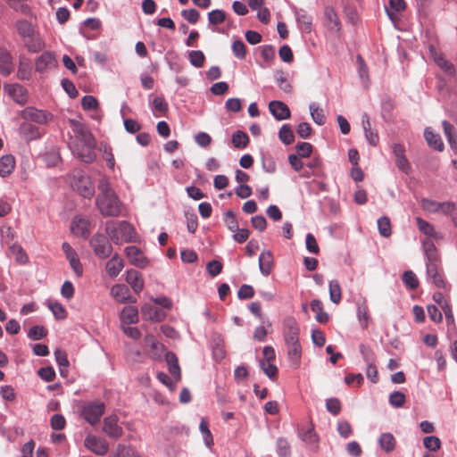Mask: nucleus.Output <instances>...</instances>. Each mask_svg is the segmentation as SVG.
I'll return each mask as SVG.
<instances>
[{
    "label": "nucleus",
    "mask_w": 457,
    "mask_h": 457,
    "mask_svg": "<svg viewBox=\"0 0 457 457\" xmlns=\"http://www.w3.org/2000/svg\"><path fill=\"white\" fill-rule=\"evenodd\" d=\"M73 136L71 137L69 146L72 154L86 163L95 161L94 152L96 142L87 127L76 120H70Z\"/></svg>",
    "instance_id": "obj_1"
},
{
    "label": "nucleus",
    "mask_w": 457,
    "mask_h": 457,
    "mask_svg": "<svg viewBox=\"0 0 457 457\" xmlns=\"http://www.w3.org/2000/svg\"><path fill=\"white\" fill-rule=\"evenodd\" d=\"M99 194L96 204L102 215L106 217H116L120 214L121 202L111 187L110 179L103 176L97 185Z\"/></svg>",
    "instance_id": "obj_2"
},
{
    "label": "nucleus",
    "mask_w": 457,
    "mask_h": 457,
    "mask_svg": "<svg viewBox=\"0 0 457 457\" xmlns=\"http://www.w3.org/2000/svg\"><path fill=\"white\" fill-rule=\"evenodd\" d=\"M105 231L111 240L116 245L136 241L137 234L135 229L133 226L126 220L107 221L105 223Z\"/></svg>",
    "instance_id": "obj_3"
},
{
    "label": "nucleus",
    "mask_w": 457,
    "mask_h": 457,
    "mask_svg": "<svg viewBox=\"0 0 457 457\" xmlns=\"http://www.w3.org/2000/svg\"><path fill=\"white\" fill-rule=\"evenodd\" d=\"M71 184L72 188L85 198H91L95 194L93 183L89 177L83 172L79 171L74 174Z\"/></svg>",
    "instance_id": "obj_4"
},
{
    "label": "nucleus",
    "mask_w": 457,
    "mask_h": 457,
    "mask_svg": "<svg viewBox=\"0 0 457 457\" xmlns=\"http://www.w3.org/2000/svg\"><path fill=\"white\" fill-rule=\"evenodd\" d=\"M90 245L94 253L100 259L109 257L112 252V246L109 239L102 234L94 235L90 239Z\"/></svg>",
    "instance_id": "obj_5"
},
{
    "label": "nucleus",
    "mask_w": 457,
    "mask_h": 457,
    "mask_svg": "<svg viewBox=\"0 0 457 457\" xmlns=\"http://www.w3.org/2000/svg\"><path fill=\"white\" fill-rule=\"evenodd\" d=\"M104 403L93 402L86 404L82 409L83 418L91 425L96 424L104 412Z\"/></svg>",
    "instance_id": "obj_6"
},
{
    "label": "nucleus",
    "mask_w": 457,
    "mask_h": 457,
    "mask_svg": "<svg viewBox=\"0 0 457 457\" xmlns=\"http://www.w3.org/2000/svg\"><path fill=\"white\" fill-rule=\"evenodd\" d=\"M23 120H30L39 124H45L52 120L51 113L35 107H26L21 112Z\"/></svg>",
    "instance_id": "obj_7"
},
{
    "label": "nucleus",
    "mask_w": 457,
    "mask_h": 457,
    "mask_svg": "<svg viewBox=\"0 0 457 457\" xmlns=\"http://www.w3.org/2000/svg\"><path fill=\"white\" fill-rule=\"evenodd\" d=\"M4 90L15 103L21 105H24L28 102V91L21 84H5Z\"/></svg>",
    "instance_id": "obj_8"
},
{
    "label": "nucleus",
    "mask_w": 457,
    "mask_h": 457,
    "mask_svg": "<svg viewBox=\"0 0 457 457\" xmlns=\"http://www.w3.org/2000/svg\"><path fill=\"white\" fill-rule=\"evenodd\" d=\"M300 328L294 318L288 317L284 320L285 343H295L299 341Z\"/></svg>",
    "instance_id": "obj_9"
},
{
    "label": "nucleus",
    "mask_w": 457,
    "mask_h": 457,
    "mask_svg": "<svg viewBox=\"0 0 457 457\" xmlns=\"http://www.w3.org/2000/svg\"><path fill=\"white\" fill-rule=\"evenodd\" d=\"M85 446L97 455H104L109 450L108 443L104 439L95 436L86 437Z\"/></svg>",
    "instance_id": "obj_10"
},
{
    "label": "nucleus",
    "mask_w": 457,
    "mask_h": 457,
    "mask_svg": "<svg viewBox=\"0 0 457 457\" xmlns=\"http://www.w3.org/2000/svg\"><path fill=\"white\" fill-rule=\"evenodd\" d=\"M118 417L116 415H110L104 420L103 430L111 438L117 439L123 434V429L118 424Z\"/></svg>",
    "instance_id": "obj_11"
},
{
    "label": "nucleus",
    "mask_w": 457,
    "mask_h": 457,
    "mask_svg": "<svg viewBox=\"0 0 457 457\" xmlns=\"http://www.w3.org/2000/svg\"><path fill=\"white\" fill-rule=\"evenodd\" d=\"M57 65V61L52 52L46 51L37 57L35 62V70L37 72H45Z\"/></svg>",
    "instance_id": "obj_12"
},
{
    "label": "nucleus",
    "mask_w": 457,
    "mask_h": 457,
    "mask_svg": "<svg viewBox=\"0 0 457 457\" xmlns=\"http://www.w3.org/2000/svg\"><path fill=\"white\" fill-rule=\"evenodd\" d=\"M125 253L132 265L138 268H144L147 265V260L138 247L135 245L127 246Z\"/></svg>",
    "instance_id": "obj_13"
},
{
    "label": "nucleus",
    "mask_w": 457,
    "mask_h": 457,
    "mask_svg": "<svg viewBox=\"0 0 457 457\" xmlns=\"http://www.w3.org/2000/svg\"><path fill=\"white\" fill-rule=\"evenodd\" d=\"M269 110L278 120H287L291 114L288 106L285 103L278 100L270 102Z\"/></svg>",
    "instance_id": "obj_14"
},
{
    "label": "nucleus",
    "mask_w": 457,
    "mask_h": 457,
    "mask_svg": "<svg viewBox=\"0 0 457 457\" xmlns=\"http://www.w3.org/2000/svg\"><path fill=\"white\" fill-rule=\"evenodd\" d=\"M141 313L143 319L153 321H161L165 318V313L162 309L150 303L142 306Z\"/></svg>",
    "instance_id": "obj_15"
},
{
    "label": "nucleus",
    "mask_w": 457,
    "mask_h": 457,
    "mask_svg": "<svg viewBox=\"0 0 457 457\" xmlns=\"http://www.w3.org/2000/svg\"><path fill=\"white\" fill-rule=\"evenodd\" d=\"M298 436L311 450L316 451L319 448V436L313 426L309 428L306 431L299 429Z\"/></svg>",
    "instance_id": "obj_16"
},
{
    "label": "nucleus",
    "mask_w": 457,
    "mask_h": 457,
    "mask_svg": "<svg viewBox=\"0 0 457 457\" xmlns=\"http://www.w3.org/2000/svg\"><path fill=\"white\" fill-rule=\"evenodd\" d=\"M14 70L13 58L5 49L0 50V74L7 77Z\"/></svg>",
    "instance_id": "obj_17"
},
{
    "label": "nucleus",
    "mask_w": 457,
    "mask_h": 457,
    "mask_svg": "<svg viewBox=\"0 0 457 457\" xmlns=\"http://www.w3.org/2000/svg\"><path fill=\"white\" fill-rule=\"evenodd\" d=\"M19 134L27 141H32L41 137L39 129L29 122H22L20 125Z\"/></svg>",
    "instance_id": "obj_18"
},
{
    "label": "nucleus",
    "mask_w": 457,
    "mask_h": 457,
    "mask_svg": "<svg viewBox=\"0 0 457 457\" xmlns=\"http://www.w3.org/2000/svg\"><path fill=\"white\" fill-rule=\"evenodd\" d=\"M324 16L326 26L330 31L338 32L341 29V22L333 7L327 6L324 10Z\"/></svg>",
    "instance_id": "obj_19"
},
{
    "label": "nucleus",
    "mask_w": 457,
    "mask_h": 457,
    "mask_svg": "<svg viewBox=\"0 0 457 457\" xmlns=\"http://www.w3.org/2000/svg\"><path fill=\"white\" fill-rule=\"evenodd\" d=\"M111 295L120 303L136 302V299L130 296L128 287L123 284L114 285L111 288Z\"/></svg>",
    "instance_id": "obj_20"
},
{
    "label": "nucleus",
    "mask_w": 457,
    "mask_h": 457,
    "mask_svg": "<svg viewBox=\"0 0 457 457\" xmlns=\"http://www.w3.org/2000/svg\"><path fill=\"white\" fill-rule=\"evenodd\" d=\"M286 345L287 347L288 360L294 368H297L300 364V360L302 356V347L300 342L298 341L295 343H287Z\"/></svg>",
    "instance_id": "obj_21"
},
{
    "label": "nucleus",
    "mask_w": 457,
    "mask_h": 457,
    "mask_svg": "<svg viewBox=\"0 0 457 457\" xmlns=\"http://www.w3.org/2000/svg\"><path fill=\"white\" fill-rule=\"evenodd\" d=\"M124 267V262L123 260L115 253L107 262L105 265V270L107 274L111 278H115L119 275V273L122 270Z\"/></svg>",
    "instance_id": "obj_22"
},
{
    "label": "nucleus",
    "mask_w": 457,
    "mask_h": 457,
    "mask_svg": "<svg viewBox=\"0 0 457 457\" xmlns=\"http://www.w3.org/2000/svg\"><path fill=\"white\" fill-rule=\"evenodd\" d=\"M273 257L270 251H262L259 257V269L263 276H269L271 272Z\"/></svg>",
    "instance_id": "obj_23"
},
{
    "label": "nucleus",
    "mask_w": 457,
    "mask_h": 457,
    "mask_svg": "<svg viewBox=\"0 0 457 457\" xmlns=\"http://www.w3.org/2000/svg\"><path fill=\"white\" fill-rule=\"evenodd\" d=\"M126 281L137 294L141 292L144 287L143 278L140 273L136 270H129L127 271Z\"/></svg>",
    "instance_id": "obj_24"
},
{
    "label": "nucleus",
    "mask_w": 457,
    "mask_h": 457,
    "mask_svg": "<svg viewBox=\"0 0 457 457\" xmlns=\"http://www.w3.org/2000/svg\"><path fill=\"white\" fill-rule=\"evenodd\" d=\"M24 46L29 53L40 52L45 47V43L38 33L24 39Z\"/></svg>",
    "instance_id": "obj_25"
},
{
    "label": "nucleus",
    "mask_w": 457,
    "mask_h": 457,
    "mask_svg": "<svg viewBox=\"0 0 457 457\" xmlns=\"http://www.w3.org/2000/svg\"><path fill=\"white\" fill-rule=\"evenodd\" d=\"M71 232L82 237L89 235L88 221L85 219L75 217L71 226Z\"/></svg>",
    "instance_id": "obj_26"
},
{
    "label": "nucleus",
    "mask_w": 457,
    "mask_h": 457,
    "mask_svg": "<svg viewBox=\"0 0 457 457\" xmlns=\"http://www.w3.org/2000/svg\"><path fill=\"white\" fill-rule=\"evenodd\" d=\"M15 168V159L12 154H6L0 158V176H9Z\"/></svg>",
    "instance_id": "obj_27"
},
{
    "label": "nucleus",
    "mask_w": 457,
    "mask_h": 457,
    "mask_svg": "<svg viewBox=\"0 0 457 457\" xmlns=\"http://www.w3.org/2000/svg\"><path fill=\"white\" fill-rule=\"evenodd\" d=\"M361 124L364 130L365 137L371 145H376L378 142V136L371 130L370 118L367 113H363L361 117Z\"/></svg>",
    "instance_id": "obj_28"
},
{
    "label": "nucleus",
    "mask_w": 457,
    "mask_h": 457,
    "mask_svg": "<svg viewBox=\"0 0 457 457\" xmlns=\"http://www.w3.org/2000/svg\"><path fill=\"white\" fill-rule=\"evenodd\" d=\"M17 78L20 80H29L31 78L30 61L25 57H20L17 70Z\"/></svg>",
    "instance_id": "obj_29"
},
{
    "label": "nucleus",
    "mask_w": 457,
    "mask_h": 457,
    "mask_svg": "<svg viewBox=\"0 0 457 457\" xmlns=\"http://www.w3.org/2000/svg\"><path fill=\"white\" fill-rule=\"evenodd\" d=\"M424 137L429 146L437 151H443L444 143L438 134L434 133L433 130L427 128L424 131Z\"/></svg>",
    "instance_id": "obj_30"
},
{
    "label": "nucleus",
    "mask_w": 457,
    "mask_h": 457,
    "mask_svg": "<svg viewBox=\"0 0 457 457\" xmlns=\"http://www.w3.org/2000/svg\"><path fill=\"white\" fill-rule=\"evenodd\" d=\"M120 320L123 323L134 324L138 321V311L135 306H125L120 314Z\"/></svg>",
    "instance_id": "obj_31"
},
{
    "label": "nucleus",
    "mask_w": 457,
    "mask_h": 457,
    "mask_svg": "<svg viewBox=\"0 0 457 457\" xmlns=\"http://www.w3.org/2000/svg\"><path fill=\"white\" fill-rule=\"evenodd\" d=\"M442 125L449 145L454 151H457V132L454 127L447 120H443Z\"/></svg>",
    "instance_id": "obj_32"
},
{
    "label": "nucleus",
    "mask_w": 457,
    "mask_h": 457,
    "mask_svg": "<svg viewBox=\"0 0 457 457\" xmlns=\"http://www.w3.org/2000/svg\"><path fill=\"white\" fill-rule=\"evenodd\" d=\"M378 444L381 449L386 453H391L395 448V438L391 433H383L378 438Z\"/></svg>",
    "instance_id": "obj_33"
},
{
    "label": "nucleus",
    "mask_w": 457,
    "mask_h": 457,
    "mask_svg": "<svg viewBox=\"0 0 457 457\" xmlns=\"http://www.w3.org/2000/svg\"><path fill=\"white\" fill-rule=\"evenodd\" d=\"M55 361L59 366L60 374L65 377L68 373V367L70 365L65 351L58 348L54 351Z\"/></svg>",
    "instance_id": "obj_34"
},
{
    "label": "nucleus",
    "mask_w": 457,
    "mask_h": 457,
    "mask_svg": "<svg viewBox=\"0 0 457 457\" xmlns=\"http://www.w3.org/2000/svg\"><path fill=\"white\" fill-rule=\"evenodd\" d=\"M166 361L169 364V371L174 377L176 382L180 380V368L178 363V359L174 353H168L166 354Z\"/></svg>",
    "instance_id": "obj_35"
},
{
    "label": "nucleus",
    "mask_w": 457,
    "mask_h": 457,
    "mask_svg": "<svg viewBox=\"0 0 457 457\" xmlns=\"http://www.w3.org/2000/svg\"><path fill=\"white\" fill-rule=\"evenodd\" d=\"M16 29L18 34L24 39L31 37L36 32L32 24L27 20H19L16 22Z\"/></svg>",
    "instance_id": "obj_36"
},
{
    "label": "nucleus",
    "mask_w": 457,
    "mask_h": 457,
    "mask_svg": "<svg viewBox=\"0 0 457 457\" xmlns=\"http://www.w3.org/2000/svg\"><path fill=\"white\" fill-rule=\"evenodd\" d=\"M405 7L404 0H389L388 6H386V11L388 17L394 20L395 13L404 11Z\"/></svg>",
    "instance_id": "obj_37"
},
{
    "label": "nucleus",
    "mask_w": 457,
    "mask_h": 457,
    "mask_svg": "<svg viewBox=\"0 0 457 457\" xmlns=\"http://www.w3.org/2000/svg\"><path fill=\"white\" fill-rule=\"evenodd\" d=\"M434 61L447 75L453 76L455 74L456 69L454 65L448 62L442 54H435Z\"/></svg>",
    "instance_id": "obj_38"
},
{
    "label": "nucleus",
    "mask_w": 457,
    "mask_h": 457,
    "mask_svg": "<svg viewBox=\"0 0 457 457\" xmlns=\"http://www.w3.org/2000/svg\"><path fill=\"white\" fill-rule=\"evenodd\" d=\"M330 301L336 304L339 303L342 299V291L340 284L337 280H330L328 284Z\"/></svg>",
    "instance_id": "obj_39"
},
{
    "label": "nucleus",
    "mask_w": 457,
    "mask_h": 457,
    "mask_svg": "<svg viewBox=\"0 0 457 457\" xmlns=\"http://www.w3.org/2000/svg\"><path fill=\"white\" fill-rule=\"evenodd\" d=\"M424 252L426 255V262H438V254L436 247L433 241L425 240L423 242Z\"/></svg>",
    "instance_id": "obj_40"
},
{
    "label": "nucleus",
    "mask_w": 457,
    "mask_h": 457,
    "mask_svg": "<svg viewBox=\"0 0 457 457\" xmlns=\"http://www.w3.org/2000/svg\"><path fill=\"white\" fill-rule=\"evenodd\" d=\"M232 144L236 148H245L249 143L248 135L241 130H237L232 135Z\"/></svg>",
    "instance_id": "obj_41"
},
{
    "label": "nucleus",
    "mask_w": 457,
    "mask_h": 457,
    "mask_svg": "<svg viewBox=\"0 0 457 457\" xmlns=\"http://www.w3.org/2000/svg\"><path fill=\"white\" fill-rule=\"evenodd\" d=\"M10 253L15 257L17 262L26 264L29 257L21 245L13 244L10 246Z\"/></svg>",
    "instance_id": "obj_42"
},
{
    "label": "nucleus",
    "mask_w": 457,
    "mask_h": 457,
    "mask_svg": "<svg viewBox=\"0 0 457 457\" xmlns=\"http://www.w3.org/2000/svg\"><path fill=\"white\" fill-rule=\"evenodd\" d=\"M312 119L318 125H323L326 121V118L323 110L320 108L316 103H312L309 106Z\"/></svg>",
    "instance_id": "obj_43"
},
{
    "label": "nucleus",
    "mask_w": 457,
    "mask_h": 457,
    "mask_svg": "<svg viewBox=\"0 0 457 457\" xmlns=\"http://www.w3.org/2000/svg\"><path fill=\"white\" fill-rule=\"evenodd\" d=\"M278 137L285 145H290L294 142L295 135L288 124H284L280 128L278 131Z\"/></svg>",
    "instance_id": "obj_44"
},
{
    "label": "nucleus",
    "mask_w": 457,
    "mask_h": 457,
    "mask_svg": "<svg viewBox=\"0 0 457 457\" xmlns=\"http://www.w3.org/2000/svg\"><path fill=\"white\" fill-rule=\"evenodd\" d=\"M378 229L383 237H388L392 234L390 220L386 216H382L378 220Z\"/></svg>",
    "instance_id": "obj_45"
},
{
    "label": "nucleus",
    "mask_w": 457,
    "mask_h": 457,
    "mask_svg": "<svg viewBox=\"0 0 457 457\" xmlns=\"http://www.w3.org/2000/svg\"><path fill=\"white\" fill-rule=\"evenodd\" d=\"M152 109L154 112V115L155 117H159L160 113H166L168 111V104L166 103L165 99L162 96H156L154 98L152 102Z\"/></svg>",
    "instance_id": "obj_46"
},
{
    "label": "nucleus",
    "mask_w": 457,
    "mask_h": 457,
    "mask_svg": "<svg viewBox=\"0 0 457 457\" xmlns=\"http://www.w3.org/2000/svg\"><path fill=\"white\" fill-rule=\"evenodd\" d=\"M188 59L191 65L195 68H201L204 64L205 56L201 50H193L188 53Z\"/></svg>",
    "instance_id": "obj_47"
},
{
    "label": "nucleus",
    "mask_w": 457,
    "mask_h": 457,
    "mask_svg": "<svg viewBox=\"0 0 457 457\" xmlns=\"http://www.w3.org/2000/svg\"><path fill=\"white\" fill-rule=\"evenodd\" d=\"M275 79H276V82H277L278 87L281 90H283L285 93H291L292 86L282 71H276Z\"/></svg>",
    "instance_id": "obj_48"
},
{
    "label": "nucleus",
    "mask_w": 457,
    "mask_h": 457,
    "mask_svg": "<svg viewBox=\"0 0 457 457\" xmlns=\"http://www.w3.org/2000/svg\"><path fill=\"white\" fill-rule=\"evenodd\" d=\"M277 453L278 457H290L291 447L288 441L284 437L277 439Z\"/></svg>",
    "instance_id": "obj_49"
},
{
    "label": "nucleus",
    "mask_w": 457,
    "mask_h": 457,
    "mask_svg": "<svg viewBox=\"0 0 457 457\" xmlns=\"http://www.w3.org/2000/svg\"><path fill=\"white\" fill-rule=\"evenodd\" d=\"M441 202H437L429 198H422L420 200L421 208L430 213H439Z\"/></svg>",
    "instance_id": "obj_50"
},
{
    "label": "nucleus",
    "mask_w": 457,
    "mask_h": 457,
    "mask_svg": "<svg viewBox=\"0 0 457 457\" xmlns=\"http://www.w3.org/2000/svg\"><path fill=\"white\" fill-rule=\"evenodd\" d=\"M403 282L410 289H416L419 287L418 278L411 270H406L403 272Z\"/></svg>",
    "instance_id": "obj_51"
},
{
    "label": "nucleus",
    "mask_w": 457,
    "mask_h": 457,
    "mask_svg": "<svg viewBox=\"0 0 457 457\" xmlns=\"http://www.w3.org/2000/svg\"><path fill=\"white\" fill-rule=\"evenodd\" d=\"M423 445L427 450L436 452L441 447V440L436 436H428L423 438Z\"/></svg>",
    "instance_id": "obj_52"
},
{
    "label": "nucleus",
    "mask_w": 457,
    "mask_h": 457,
    "mask_svg": "<svg viewBox=\"0 0 457 457\" xmlns=\"http://www.w3.org/2000/svg\"><path fill=\"white\" fill-rule=\"evenodd\" d=\"M199 429L203 434L204 444L206 445L207 447L210 448L213 444V437L210 429L208 428V423L204 419L201 420Z\"/></svg>",
    "instance_id": "obj_53"
},
{
    "label": "nucleus",
    "mask_w": 457,
    "mask_h": 457,
    "mask_svg": "<svg viewBox=\"0 0 457 457\" xmlns=\"http://www.w3.org/2000/svg\"><path fill=\"white\" fill-rule=\"evenodd\" d=\"M416 223L419 228V229L424 233L425 235L428 237H435L436 236V230L433 225L428 223V221L424 220L423 219L417 217L416 218Z\"/></svg>",
    "instance_id": "obj_54"
},
{
    "label": "nucleus",
    "mask_w": 457,
    "mask_h": 457,
    "mask_svg": "<svg viewBox=\"0 0 457 457\" xmlns=\"http://www.w3.org/2000/svg\"><path fill=\"white\" fill-rule=\"evenodd\" d=\"M359 350L366 364L375 362L376 356L370 346L361 344L359 345Z\"/></svg>",
    "instance_id": "obj_55"
},
{
    "label": "nucleus",
    "mask_w": 457,
    "mask_h": 457,
    "mask_svg": "<svg viewBox=\"0 0 457 457\" xmlns=\"http://www.w3.org/2000/svg\"><path fill=\"white\" fill-rule=\"evenodd\" d=\"M232 52L237 58L240 60L245 59L246 55V46L245 43L240 39L235 40L232 44Z\"/></svg>",
    "instance_id": "obj_56"
},
{
    "label": "nucleus",
    "mask_w": 457,
    "mask_h": 457,
    "mask_svg": "<svg viewBox=\"0 0 457 457\" xmlns=\"http://www.w3.org/2000/svg\"><path fill=\"white\" fill-rule=\"evenodd\" d=\"M389 403L395 408H401L405 403V395L400 391H395L389 395Z\"/></svg>",
    "instance_id": "obj_57"
},
{
    "label": "nucleus",
    "mask_w": 457,
    "mask_h": 457,
    "mask_svg": "<svg viewBox=\"0 0 457 457\" xmlns=\"http://www.w3.org/2000/svg\"><path fill=\"white\" fill-rule=\"evenodd\" d=\"M48 308L53 312L54 316L57 320H62L66 317V311L62 304H61L58 302H49L48 303Z\"/></svg>",
    "instance_id": "obj_58"
},
{
    "label": "nucleus",
    "mask_w": 457,
    "mask_h": 457,
    "mask_svg": "<svg viewBox=\"0 0 457 457\" xmlns=\"http://www.w3.org/2000/svg\"><path fill=\"white\" fill-rule=\"evenodd\" d=\"M226 19V14L222 10H212L208 13V21L211 24L218 25L222 23Z\"/></svg>",
    "instance_id": "obj_59"
},
{
    "label": "nucleus",
    "mask_w": 457,
    "mask_h": 457,
    "mask_svg": "<svg viewBox=\"0 0 457 457\" xmlns=\"http://www.w3.org/2000/svg\"><path fill=\"white\" fill-rule=\"evenodd\" d=\"M47 335V330L43 326H33L28 332V337L32 340H40Z\"/></svg>",
    "instance_id": "obj_60"
},
{
    "label": "nucleus",
    "mask_w": 457,
    "mask_h": 457,
    "mask_svg": "<svg viewBox=\"0 0 457 457\" xmlns=\"http://www.w3.org/2000/svg\"><path fill=\"white\" fill-rule=\"evenodd\" d=\"M260 368L270 378L276 377L278 373L277 367L270 361H261Z\"/></svg>",
    "instance_id": "obj_61"
},
{
    "label": "nucleus",
    "mask_w": 457,
    "mask_h": 457,
    "mask_svg": "<svg viewBox=\"0 0 457 457\" xmlns=\"http://www.w3.org/2000/svg\"><path fill=\"white\" fill-rule=\"evenodd\" d=\"M61 85L63 90L69 95L71 98H76L78 96L79 92L72 81L68 79H62Z\"/></svg>",
    "instance_id": "obj_62"
},
{
    "label": "nucleus",
    "mask_w": 457,
    "mask_h": 457,
    "mask_svg": "<svg viewBox=\"0 0 457 457\" xmlns=\"http://www.w3.org/2000/svg\"><path fill=\"white\" fill-rule=\"evenodd\" d=\"M326 408L332 415H337L341 411V403L337 398L332 397L326 401Z\"/></svg>",
    "instance_id": "obj_63"
},
{
    "label": "nucleus",
    "mask_w": 457,
    "mask_h": 457,
    "mask_svg": "<svg viewBox=\"0 0 457 457\" xmlns=\"http://www.w3.org/2000/svg\"><path fill=\"white\" fill-rule=\"evenodd\" d=\"M81 105L86 111L96 110L98 107V101L93 96H85L81 100Z\"/></svg>",
    "instance_id": "obj_64"
}]
</instances>
